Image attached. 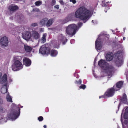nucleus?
Instances as JSON below:
<instances>
[{"mask_svg":"<svg viewBox=\"0 0 128 128\" xmlns=\"http://www.w3.org/2000/svg\"><path fill=\"white\" fill-rule=\"evenodd\" d=\"M74 16L76 18H79L85 22L90 17L91 12L84 6H81L76 12Z\"/></svg>","mask_w":128,"mask_h":128,"instance_id":"obj_1","label":"nucleus"},{"mask_svg":"<svg viewBox=\"0 0 128 128\" xmlns=\"http://www.w3.org/2000/svg\"><path fill=\"white\" fill-rule=\"evenodd\" d=\"M99 66L104 70H108L112 73L114 70V68L112 66H110L105 60H101L98 62Z\"/></svg>","mask_w":128,"mask_h":128,"instance_id":"obj_2","label":"nucleus"},{"mask_svg":"<svg viewBox=\"0 0 128 128\" xmlns=\"http://www.w3.org/2000/svg\"><path fill=\"white\" fill-rule=\"evenodd\" d=\"M77 29V27L76 24H70L66 28V32L68 35L72 36L75 34Z\"/></svg>","mask_w":128,"mask_h":128,"instance_id":"obj_3","label":"nucleus"},{"mask_svg":"<svg viewBox=\"0 0 128 128\" xmlns=\"http://www.w3.org/2000/svg\"><path fill=\"white\" fill-rule=\"evenodd\" d=\"M12 112L10 115L9 117L12 119H16L20 114V109L19 107H16L14 110H12Z\"/></svg>","mask_w":128,"mask_h":128,"instance_id":"obj_4","label":"nucleus"},{"mask_svg":"<svg viewBox=\"0 0 128 128\" xmlns=\"http://www.w3.org/2000/svg\"><path fill=\"white\" fill-rule=\"evenodd\" d=\"M22 65L21 62L20 60H16L12 66V70L14 71L18 70L22 68V67H21Z\"/></svg>","mask_w":128,"mask_h":128,"instance_id":"obj_5","label":"nucleus"},{"mask_svg":"<svg viewBox=\"0 0 128 128\" xmlns=\"http://www.w3.org/2000/svg\"><path fill=\"white\" fill-rule=\"evenodd\" d=\"M39 53L43 55H48V44L47 43L42 45L40 48Z\"/></svg>","mask_w":128,"mask_h":128,"instance_id":"obj_6","label":"nucleus"},{"mask_svg":"<svg viewBox=\"0 0 128 128\" xmlns=\"http://www.w3.org/2000/svg\"><path fill=\"white\" fill-rule=\"evenodd\" d=\"M116 60H115L116 64L118 66H120L122 64V54L120 53V54L118 52L116 54Z\"/></svg>","mask_w":128,"mask_h":128,"instance_id":"obj_7","label":"nucleus"},{"mask_svg":"<svg viewBox=\"0 0 128 128\" xmlns=\"http://www.w3.org/2000/svg\"><path fill=\"white\" fill-rule=\"evenodd\" d=\"M8 38L4 36L0 39V45L3 47H5L8 45Z\"/></svg>","mask_w":128,"mask_h":128,"instance_id":"obj_8","label":"nucleus"},{"mask_svg":"<svg viewBox=\"0 0 128 128\" xmlns=\"http://www.w3.org/2000/svg\"><path fill=\"white\" fill-rule=\"evenodd\" d=\"M23 61L24 64L26 66H29L31 64V60L27 58H24L23 59Z\"/></svg>","mask_w":128,"mask_h":128,"instance_id":"obj_9","label":"nucleus"},{"mask_svg":"<svg viewBox=\"0 0 128 128\" xmlns=\"http://www.w3.org/2000/svg\"><path fill=\"white\" fill-rule=\"evenodd\" d=\"M114 88H110L105 92V94L108 97L112 96L114 95Z\"/></svg>","mask_w":128,"mask_h":128,"instance_id":"obj_10","label":"nucleus"},{"mask_svg":"<svg viewBox=\"0 0 128 128\" xmlns=\"http://www.w3.org/2000/svg\"><path fill=\"white\" fill-rule=\"evenodd\" d=\"M18 9V6L12 4L9 6L8 9L10 12H14L15 10Z\"/></svg>","mask_w":128,"mask_h":128,"instance_id":"obj_11","label":"nucleus"},{"mask_svg":"<svg viewBox=\"0 0 128 128\" xmlns=\"http://www.w3.org/2000/svg\"><path fill=\"white\" fill-rule=\"evenodd\" d=\"M96 48L97 50H100L102 48V44L98 38L96 41Z\"/></svg>","mask_w":128,"mask_h":128,"instance_id":"obj_12","label":"nucleus"},{"mask_svg":"<svg viewBox=\"0 0 128 128\" xmlns=\"http://www.w3.org/2000/svg\"><path fill=\"white\" fill-rule=\"evenodd\" d=\"M32 36L34 39L37 40L40 38V34L38 32L34 31L32 33Z\"/></svg>","mask_w":128,"mask_h":128,"instance_id":"obj_13","label":"nucleus"},{"mask_svg":"<svg viewBox=\"0 0 128 128\" xmlns=\"http://www.w3.org/2000/svg\"><path fill=\"white\" fill-rule=\"evenodd\" d=\"M22 37L24 39L28 40L30 39L31 37V34L29 32H27L23 34Z\"/></svg>","mask_w":128,"mask_h":128,"instance_id":"obj_14","label":"nucleus"},{"mask_svg":"<svg viewBox=\"0 0 128 128\" xmlns=\"http://www.w3.org/2000/svg\"><path fill=\"white\" fill-rule=\"evenodd\" d=\"M40 25L43 26L46 24V26H48V19L47 18H45L42 20L40 22Z\"/></svg>","mask_w":128,"mask_h":128,"instance_id":"obj_15","label":"nucleus"},{"mask_svg":"<svg viewBox=\"0 0 128 128\" xmlns=\"http://www.w3.org/2000/svg\"><path fill=\"white\" fill-rule=\"evenodd\" d=\"M7 80V76L6 74H4L0 80V83L3 84L6 82Z\"/></svg>","mask_w":128,"mask_h":128,"instance_id":"obj_16","label":"nucleus"},{"mask_svg":"<svg viewBox=\"0 0 128 128\" xmlns=\"http://www.w3.org/2000/svg\"><path fill=\"white\" fill-rule=\"evenodd\" d=\"M106 59L108 61H110L113 58V54L112 53H108L106 56Z\"/></svg>","mask_w":128,"mask_h":128,"instance_id":"obj_17","label":"nucleus"},{"mask_svg":"<svg viewBox=\"0 0 128 128\" xmlns=\"http://www.w3.org/2000/svg\"><path fill=\"white\" fill-rule=\"evenodd\" d=\"M46 34H44L41 38L39 40L38 42L42 44H44L45 42L46 41Z\"/></svg>","mask_w":128,"mask_h":128,"instance_id":"obj_18","label":"nucleus"},{"mask_svg":"<svg viewBox=\"0 0 128 128\" xmlns=\"http://www.w3.org/2000/svg\"><path fill=\"white\" fill-rule=\"evenodd\" d=\"M24 48L25 51L27 52H30L32 50L31 47L28 46L24 45Z\"/></svg>","mask_w":128,"mask_h":128,"instance_id":"obj_19","label":"nucleus"},{"mask_svg":"<svg viewBox=\"0 0 128 128\" xmlns=\"http://www.w3.org/2000/svg\"><path fill=\"white\" fill-rule=\"evenodd\" d=\"M58 54V52L55 50H52L51 51L50 55L51 56H56Z\"/></svg>","mask_w":128,"mask_h":128,"instance_id":"obj_20","label":"nucleus"},{"mask_svg":"<svg viewBox=\"0 0 128 128\" xmlns=\"http://www.w3.org/2000/svg\"><path fill=\"white\" fill-rule=\"evenodd\" d=\"M124 118L125 119H128V107L125 110V113L124 115Z\"/></svg>","mask_w":128,"mask_h":128,"instance_id":"obj_21","label":"nucleus"},{"mask_svg":"<svg viewBox=\"0 0 128 128\" xmlns=\"http://www.w3.org/2000/svg\"><path fill=\"white\" fill-rule=\"evenodd\" d=\"M73 17V15L72 14L69 15L66 19L67 20L66 22L71 20L72 19Z\"/></svg>","mask_w":128,"mask_h":128,"instance_id":"obj_22","label":"nucleus"},{"mask_svg":"<svg viewBox=\"0 0 128 128\" xmlns=\"http://www.w3.org/2000/svg\"><path fill=\"white\" fill-rule=\"evenodd\" d=\"M6 99L7 100V101L8 102H12V99L11 98L10 96L9 95V93H8L6 96Z\"/></svg>","mask_w":128,"mask_h":128,"instance_id":"obj_23","label":"nucleus"},{"mask_svg":"<svg viewBox=\"0 0 128 128\" xmlns=\"http://www.w3.org/2000/svg\"><path fill=\"white\" fill-rule=\"evenodd\" d=\"M1 92L2 93L4 94L8 92V90L6 88H2L1 89Z\"/></svg>","mask_w":128,"mask_h":128,"instance_id":"obj_24","label":"nucleus"},{"mask_svg":"<svg viewBox=\"0 0 128 128\" xmlns=\"http://www.w3.org/2000/svg\"><path fill=\"white\" fill-rule=\"evenodd\" d=\"M58 39L60 40L61 41L64 42V40L66 39V38L64 36H63L62 34H61L58 37Z\"/></svg>","mask_w":128,"mask_h":128,"instance_id":"obj_25","label":"nucleus"},{"mask_svg":"<svg viewBox=\"0 0 128 128\" xmlns=\"http://www.w3.org/2000/svg\"><path fill=\"white\" fill-rule=\"evenodd\" d=\"M42 1L41 0H38L34 4L36 6H40L42 4Z\"/></svg>","mask_w":128,"mask_h":128,"instance_id":"obj_26","label":"nucleus"},{"mask_svg":"<svg viewBox=\"0 0 128 128\" xmlns=\"http://www.w3.org/2000/svg\"><path fill=\"white\" fill-rule=\"evenodd\" d=\"M123 84V82L122 81H120L116 84V87L118 88H120L121 87Z\"/></svg>","mask_w":128,"mask_h":128,"instance_id":"obj_27","label":"nucleus"},{"mask_svg":"<svg viewBox=\"0 0 128 128\" xmlns=\"http://www.w3.org/2000/svg\"><path fill=\"white\" fill-rule=\"evenodd\" d=\"M6 111V109L3 106H0V112H1L4 113Z\"/></svg>","mask_w":128,"mask_h":128,"instance_id":"obj_28","label":"nucleus"},{"mask_svg":"<svg viewBox=\"0 0 128 128\" xmlns=\"http://www.w3.org/2000/svg\"><path fill=\"white\" fill-rule=\"evenodd\" d=\"M54 22V20L52 18L48 20V26L51 25Z\"/></svg>","mask_w":128,"mask_h":128,"instance_id":"obj_29","label":"nucleus"},{"mask_svg":"<svg viewBox=\"0 0 128 128\" xmlns=\"http://www.w3.org/2000/svg\"><path fill=\"white\" fill-rule=\"evenodd\" d=\"M40 11L39 9L37 8H34L32 11V12H38Z\"/></svg>","mask_w":128,"mask_h":128,"instance_id":"obj_30","label":"nucleus"},{"mask_svg":"<svg viewBox=\"0 0 128 128\" xmlns=\"http://www.w3.org/2000/svg\"><path fill=\"white\" fill-rule=\"evenodd\" d=\"M121 102L124 103V104H126L127 103V99L126 98H122L121 100Z\"/></svg>","mask_w":128,"mask_h":128,"instance_id":"obj_31","label":"nucleus"},{"mask_svg":"<svg viewBox=\"0 0 128 128\" xmlns=\"http://www.w3.org/2000/svg\"><path fill=\"white\" fill-rule=\"evenodd\" d=\"M38 120L40 122H41L44 119L43 118L42 116H40L38 118Z\"/></svg>","mask_w":128,"mask_h":128,"instance_id":"obj_32","label":"nucleus"},{"mask_svg":"<svg viewBox=\"0 0 128 128\" xmlns=\"http://www.w3.org/2000/svg\"><path fill=\"white\" fill-rule=\"evenodd\" d=\"M31 26H32L34 27L38 26V24L36 23H32L31 24Z\"/></svg>","mask_w":128,"mask_h":128,"instance_id":"obj_33","label":"nucleus"},{"mask_svg":"<svg viewBox=\"0 0 128 128\" xmlns=\"http://www.w3.org/2000/svg\"><path fill=\"white\" fill-rule=\"evenodd\" d=\"M86 88V86L84 85L83 84L80 87V88H82L83 89H84Z\"/></svg>","mask_w":128,"mask_h":128,"instance_id":"obj_34","label":"nucleus"},{"mask_svg":"<svg viewBox=\"0 0 128 128\" xmlns=\"http://www.w3.org/2000/svg\"><path fill=\"white\" fill-rule=\"evenodd\" d=\"M82 24V23L81 22H79L78 24V27L79 28L80 27Z\"/></svg>","mask_w":128,"mask_h":128,"instance_id":"obj_35","label":"nucleus"},{"mask_svg":"<svg viewBox=\"0 0 128 128\" xmlns=\"http://www.w3.org/2000/svg\"><path fill=\"white\" fill-rule=\"evenodd\" d=\"M70 2H72L73 4H75L76 2V0H70Z\"/></svg>","mask_w":128,"mask_h":128,"instance_id":"obj_36","label":"nucleus"},{"mask_svg":"<svg viewBox=\"0 0 128 128\" xmlns=\"http://www.w3.org/2000/svg\"><path fill=\"white\" fill-rule=\"evenodd\" d=\"M3 104V101L2 99L0 96V104Z\"/></svg>","mask_w":128,"mask_h":128,"instance_id":"obj_37","label":"nucleus"},{"mask_svg":"<svg viewBox=\"0 0 128 128\" xmlns=\"http://www.w3.org/2000/svg\"><path fill=\"white\" fill-rule=\"evenodd\" d=\"M60 2L62 4L64 5V3L63 2L62 0H60Z\"/></svg>","mask_w":128,"mask_h":128,"instance_id":"obj_38","label":"nucleus"},{"mask_svg":"<svg viewBox=\"0 0 128 128\" xmlns=\"http://www.w3.org/2000/svg\"><path fill=\"white\" fill-rule=\"evenodd\" d=\"M52 5H54L55 4L56 1L55 0H52Z\"/></svg>","mask_w":128,"mask_h":128,"instance_id":"obj_39","label":"nucleus"},{"mask_svg":"<svg viewBox=\"0 0 128 128\" xmlns=\"http://www.w3.org/2000/svg\"><path fill=\"white\" fill-rule=\"evenodd\" d=\"M76 83L79 84H81V80H79L78 82L76 81Z\"/></svg>","mask_w":128,"mask_h":128,"instance_id":"obj_40","label":"nucleus"},{"mask_svg":"<svg viewBox=\"0 0 128 128\" xmlns=\"http://www.w3.org/2000/svg\"><path fill=\"white\" fill-rule=\"evenodd\" d=\"M54 7L57 9H58L59 8V6L58 5H56L54 6Z\"/></svg>","mask_w":128,"mask_h":128,"instance_id":"obj_41","label":"nucleus"},{"mask_svg":"<svg viewBox=\"0 0 128 128\" xmlns=\"http://www.w3.org/2000/svg\"><path fill=\"white\" fill-rule=\"evenodd\" d=\"M126 98V95L125 94H123V98H123V99H124V98Z\"/></svg>","mask_w":128,"mask_h":128,"instance_id":"obj_42","label":"nucleus"},{"mask_svg":"<svg viewBox=\"0 0 128 128\" xmlns=\"http://www.w3.org/2000/svg\"><path fill=\"white\" fill-rule=\"evenodd\" d=\"M43 127H44V128H46V125H44V126H43Z\"/></svg>","mask_w":128,"mask_h":128,"instance_id":"obj_43","label":"nucleus"},{"mask_svg":"<svg viewBox=\"0 0 128 128\" xmlns=\"http://www.w3.org/2000/svg\"><path fill=\"white\" fill-rule=\"evenodd\" d=\"M2 73H1L0 72V78L2 76Z\"/></svg>","mask_w":128,"mask_h":128,"instance_id":"obj_44","label":"nucleus"},{"mask_svg":"<svg viewBox=\"0 0 128 128\" xmlns=\"http://www.w3.org/2000/svg\"><path fill=\"white\" fill-rule=\"evenodd\" d=\"M125 37H124L123 38V39L124 40H125Z\"/></svg>","mask_w":128,"mask_h":128,"instance_id":"obj_45","label":"nucleus"},{"mask_svg":"<svg viewBox=\"0 0 128 128\" xmlns=\"http://www.w3.org/2000/svg\"><path fill=\"white\" fill-rule=\"evenodd\" d=\"M16 0V1H20L21 0Z\"/></svg>","mask_w":128,"mask_h":128,"instance_id":"obj_46","label":"nucleus"},{"mask_svg":"<svg viewBox=\"0 0 128 128\" xmlns=\"http://www.w3.org/2000/svg\"><path fill=\"white\" fill-rule=\"evenodd\" d=\"M93 22H94V20H92V23H94Z\"/></svg>","mask_w":128,"mask_h":128,"instance_id":"obj_47","label":"nucleus"},{"mask_svg":"<svg viewBox=\"0 0 128 128\" xmlns=\"http://www.w3.org/2000/svg\"><path fill=\"white\" fill-rule=\"evenodd\" d=\"M51 28H48V30H51Z\"/></svg>","mask_w":128,"mask_h":128,"instance_id":"obj_48","label":"nucleus"},{"mask_svg":"<svg viewBox=\"0 0 128 128\" xmlns=\"http://www.w3.org/2000/svg\"><path fill=\"white\" fill-rule=\"evenodd\" d=\"M101 96H99V98H101Z\"/></svg>","mask_w":128,"mask_h":128,"instance_id":"obj_49","label":"nucleus"},{"mask_svg":"<svg viewBox=\"0 0 128 128\" xmlns=\"http://www.w3.org/2000/svg\"><path fill=\"white\" fill-rule=\"evenodd\" d=\"M5 86H6V84H5Z\"/></svg>","mask_w":128,"mask_h":128,"instance_id":"obj_50","label":"nucleus"},{"mask_svg":"<svg viewBox=\"0 0 128 128\" xmlns=\"http://www.w3.org/2000/svg\"><path fill=\"white\" fill-rule=\"evenodd\" d=\"M120 104H119V106H120Z\"/></svg>","mask_w":128,"mask_h":128,"instance_id":"obj_51","label":"nucleus"},{"mask_svg":"<svg viewBox=\"0 0 128 128\" xmlns=\"http://www.w3.org/2000/svg\"><path fill=\"white\" fill-rule=\"evenodd\" d=\"M102 97H103V96H102Z\"/></svg>","mask_w":128,"mask_h":128,"instance_id":"obj_52","label":"nucleus"}]
</instances>
